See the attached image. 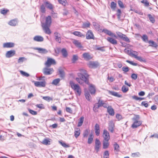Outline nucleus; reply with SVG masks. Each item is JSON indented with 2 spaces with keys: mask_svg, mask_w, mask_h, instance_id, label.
I'll return each instance as SVG.
<instances>
[{
  "mask_svg": "<svg viewBox=\"0 0 158 158\" xmlns=\"http://www.w3.org/2000/svg\"><path fill=\"white\" fill-rule=\"evenodd\" d=\"M69 84L75 94L80 96L81 93V89L80 86L78 84L75 83L72 81H69Z\"/></svg>",
  "mask_w": 158,
  "mask_h": 158,
  "instance_id": "1",
  "label": "nucleus"
},
{
  "mask_svg": "<svg viewBox=\"0 0 158 158\" xmlns=\"http://www.w3.org/2000/svg\"><path fill=\"white\" fill-rule=\"evenodd\" d=\"M89 75H82L80 76H78V77L75 78L77 81L80 85H82L84 83L87 84L89 85Z\"/></svg>",
  "mask_w": 158,
  "mask_h": 158,
  "instance_id": "2",
  "label": "nucleus"
},
{
  "mask_svg": "<svg viewBox=\"0 0 158 158\" xmlns=\"http://www.w3.org/2000/svg\"><path fill=\"white\" fill-rule=\"evenodd\" d=\"M139 115H136L135 117L133 118L134 122L131 126L132 128H136L140 126L142 124V122L139 120Z\"/></svg>",
  "mask_w": 158,
  "mask_h": 158,
  "instance_id": "3",
  "label": "nucleus"
},
{
  "mask_svg": "<svg viewBox=\"0 0 158 158\" xmlns=\"http://www.w3.org/2000/svg\"><path fill=\"white\" fill-rule=\"evenodd\" d=\"M127 53L130 54L132 56L134 57L137 60L141 62H145V59L141 56H138V53L137 52L131 50H127Z\"/></svg>",
  "mask_w": 158,
  "mask_h": 158,
  "instance_id": "4",
  "label": "nucleus"
},
{
  "mask_svg": "<svg viewBox=\"0 0 158 158\" xmlns=\"http://www.w3.org/2000/svg\"><path fill=\"white\" fill-rule=\"evenodd\" d=\"M35 85L38 87H45L46 86V82L45 80L41 81H33Z\"/></svg>",
  "mask_w": 158,
  "mask_h": 158,
  "instance_id": "5",
  "label": "nucleus"
},
{
  "mask_svg": "<svg viewBox=\"0 0 158 158\" xmlns=\"http://www.w3.org/2000/svg\"><path fill=\"white\" fill-rule=\"evenodd\" d=\"M56 64L55 60L51 58H48L47 61L45 63V65L47 67H49L52 65H55Z\"/></svg>",
  "mask_w": 158,
  "mask_h": 158,
  "instance_id": "6",
  "label": "nucleus"
},
{
  "mask_svg": "<svg viewBox=\"0 0 158 158\" xmlns=\"http://www.w3.org/2000/svg\"><path fill=\"white\" fill-rule=\"evenodd\" d=\"M73 43L76 47L82 50H85L83 49L84 47L82 45L81 43L79 41L75 39H73Z\"/></svg>",
  "mask_w": 158,
  "mask_h": 158,
  "instance_id": "7",
  "label": "nucleus"
},
{
  "mask_svg": "<svg viewBox=\"0 0 158 158\" xmlns=\"http://www.w3.org/2000/svg\"><path fill=\"white\" fill-rule=\"evenodd\" d=\"M85 36L86 39L87 40H94L95 38V37L93 32L90 30H88L87 31Z\"/></svg>",
  "mask_w": 158,
  "mask_h": 158,
  "instance_id": "8",
  "label": "nucleus"
},
{
  "mask_svg": "<svg viewBox=\"0 0 158 158\" xmlns=\"http://www.w3.org/2000/svg\"><path fill=\"white\" fill-rule=\"evenodd\" d=\"M88 67L91 69H95L98 67L99 65L98 62L95 61H90L88 64Z\"/></svg>",
  "mask_w": 158,
  "mask_h": 158,
  "instance_id": "9",
  "label": "nucleus"
},
{
  "mask_svg": "<svg viewBox=\"0 0 158 158\" xmlns=\"http://www.w3.org/2000/svg\"><path fill=\"white\" fill-rule=\"evenodd\" d=\"M102 137L103 140H109L110 139V136L109 132L106 129H104L102 134Z\"/></svg>",
  "mask_w": 158,
  "mask_h": 158,
  "instance_id": "10",
  "label": "nucleus"
},
{
  "mask_svg": "<svg viewBox=\"0 0 158 158\" xmlns=\"http://www.w3.org/2000/svg\"><path fill=\"white\" fill-rule=\"evenodd\" d=\"M115 127L114 123L112 120L110 121L108 124V130L111 133H113L114 131Z\"/></svg>",
  "mask_w": 158,
  "mask_h": 158,
  "instance_id": "11",
  "label": "nucleus"
},
{
  "mask_svg": "<svg viewBox=\"0 0 158 158\" xmlns=\"http://www.w3.org/2000/svg\"><path fill=\"white\" fill-rule=\"evenodd\" d=\"M50 26L46 25H42L43 29L45 32L48 35H50L51 33V31L49 28Z\"/></svg>",
  "mask_w": 158,
  "mask_h": 158,
  "instance_id": "12",
  "label": "nucleus"
},
{
  "mask_svg": "<svg viewBox=\"0 0 158 158\" xmlns=\"http://www.w3.org/2000/svg\"><path fill=\"white\" fill-rule=\"evenodd\" d=\"M54 72V70L52 68H44V69L43 73L46 75H50Z\"/></svg>",
  "mask_w": 158,
  "mask_h": 158,
  "instance_id": "13",
  "label": "nucleus"
},
{
  "mask_svg": "<svg viewBox=\"0 0 158 158\" xmlns=\"http://www.w3.org/2000/svg\"><path fill=\"white\" fill-rule=\"evenodd\" d=\"M101 143L100 140L98 139H96L95 140V149L97 152H98L99 150Z\"/></svg>",
  "mask_w": 158,
  "mask_h": 158,
  "instance_id": "14",
  "label": "nucleus"
},
{
  "mask_svg": "<svg viewBox=\"0 0 158 158\" xmlns=\"http://www.w3.org/2000/svg\"><path fill=\"white\" fill-rule=\"evenodd\" d=\"M118 36L120 38L127 42H130V40L126 36L120 32H118L117 33Z\"/></svg>",
  "mask_w": 158,
  "mask_h": 158,
  "instance_id": "15",
  "label": "nucleus"
},
{
  "mask_svg": "<svg viewBox=\"0 0 158 158\" xmlns=\"http://www.w3.org/2000/svg\"><path fill=\"white\" fill-rule=\"evenodd\" d=\"M98 104L99 105V106L100 107L103 106L104 108H107L108 106V103L107 102H104L101 99L98 100Z\"/></svg>",
  "mask_w": 158,
  "mask_h": 158,
  "instance_id": "16",
  "label": "nucleus"
},
{
  "mask_svg": "<svg viewBox=\"0 0 158 158\" xmlns=\"http://www.w3.org/2000/svg\"><path fill=\"white\" fill-rule=\"evenodd\" d=\"M15 50H11L6 52V56L7 58H10L15 55Z\"/></svg>",
  "mask_w": 158,
  "mask_h": 158,
  "instance_id": "17",
  "label": "nucleus"
},
{
  "mask_svg": "<svg viewBox=\"0 0 158 158\" xmlns=\"http://www.w3.org/2000/svg\"><path fill=\"white\" fill-rule=\"evenodd\" d=\"M15 44L13 42H6L4 43L3 44L4 48H11L15 46Z\"/></svg>",
  "mask_w": 158,
  "mask_h": 158,
  "instance_id": "18",
  "label": "nucleus"
},
{
  "mask_svg": "<svg viewBox=\"0 0 158 158\" xmlns=\"http://www.w3.org/2000/svg\"><path fill=\"white\" fill-rule=\"evenodd\" d=\"M46 21L45 23H42V25L50 26L52 23L51 18L50 16H48L46 18Z\"/></svg>",
  "mask_w": 158,
  "mask_h": 158,
  "instance_id": "19",
  "label": "nucleus"
},
{
  "mask_svg": "<svg viewBox=\"0 0 158 158\" xmlns=\"http://www.w3.org/2000/svg\"><path fill=\"white\" fill-rule=\"evenodd\" d=\"M94 129L96 135L98 136L100 134V126L98 123L95 124Z\"/></svg>",
  "mask_w": 158,
  "mask_h": 158,
  "instance_id": "20",
  "label": "nucleus"
},
{
  "mask_svg": "<svg viewBox=\"0 0 158 158\" xmlns=\"http://www.w3.org/2000/svg\"><path fill=\"white\" fill-rule=\"evenodd\" d=\"M102 32H104L105 33L110 35V36L114 37L115 38H117L116 35L113 33H112L110 31L107 29H104L102 30Z\"/></svg>",
  "mask_w": 158,
  "mask_h": 158,
  "instance_id": "21",
  "label": "nucleus"
},
{
  "mask_svg": "<svg viewBox=\"0 0 158 158\" xmlns=\"http://www.w3.org/2000/svg\"><path fill=\"white\" fill-rule=\"evenodd\" d=\"M33 40L36 42H41L44 41V38L42 36L37 35L34 37Z\"/></svg>",
  "mask_w": 158,
  "mask_h": 158,
  "instance_id": "22",
  "label": "nucleus"
},
{
  "mask_svg": "<svg viewBox=\"0 0 158 158\" xmlns=\"http://www.w3.org/2000/svg\"><path fill=\"white\" fill-rule=\"evenodd\" d=\"M89 90L91 94H94L96 93L95 86L92 84H89Z\"/></svg>",
  "mask_w": 158,
  "mask_h": 158,
  "instance_id": "23",
  "label": "nucleus"
},
{
  "mask_svg": "<svg viewBox=\"0 0 158 158\" xmlns=\"http://www.w3.org/2000/svg\"><path fill=\"white\" fill-rule=\"evenodd\" d=\"M54 34L56 40L58 43H60L61 42L60 34L57 32H55Z\"/></svg>",
  "mask_w": 158,
  "mask_h": 158,
  "instance_id": "24",
  "label": "nucleus"
},
{
  "mask_svg": "<svg viewBox=\"0 0 158 158\" xmlns=\"http://www.w3.org/2000/svg\"><path fill=\"white\" fill-rule=\"evenodd\" d=\"M107 108V111L109 115L111 116H114V110L111 106H108Z\"/></svg>",
  "mask_w": 158,
  "mask_h": 158,
  "instance_id": "25",
  "label": "nucleus"
},
{
  "mask_svg": "<svg viewBox=\"0 0 158 158\" xmlns=\"http://www.w3.org/2000/svg\"><path fill=\"white\" fill-rule=\"evenodd\" d=\"M80 73H77V75L78 76H80L82 75H89L87 73V71L83 69H80L79 70Z\"/></svg>",
  "mask_w": 158,
  "mask_h": 158,
  "instance_id": "26",
  "label": "nucleus"
},
{
  "mask_svg": "<svg viewBox=\"0 0 158 158\" xmlns=\"http://www.w3.org/2000/svg\"><path fill=\"white\" fill-rule=\"evenodd\" d=\"M83 57L86 60H89L91 59L92 57L89 54L88 52H85L82 55Z\"/></svg>",
  "mask_w": 158,
  "mask_h": 158,
  "instance_id": "27",
  "label": "nucleus"
},
{
  "mask_svg": "<svg viewBox=\"0 0 158 158\" xmlns=\"http://www.w3.org/2000/svg\"><path fill=\"white\" fill-rule=\"evenodd\" d=\"M72 34L79 37L81 38H84L85 37L84 34L80 31H75L72 33Z\"/></svg>",
  "mask_w": 158,
  "mask_h": 158,
  "instance_id": "28",
  "label": "nucleus"
},
{
  "mask_svg": "<svg viewBox=\"0 0 158 158\" xmlns=\"http://www.w3.org/2000/svg\"><path fill=\"white\" fill-rule=\"evenodd\" d=\"M107 40L109 42L113 44L116 45L117 44V41L111 37H108L107 38Z\"/></svg>",
  "mask_w": 158,
  "mask_h": 158,
  "instance_id": "29",
  "label": "nucleus"
},
{
  "mask_svg": "<svg viewBox=\"0 0 158 158\" xmlns=\"http://www.w3.org/2000/svg\"><path fill=\"white\" fill-rule=\"evenodd\" d=\"M109 140H103V148L104 149L108 148L110 145Z\"/></svg>",
  "mask_w": 158,
  "mask_h": 158,
  "instance_id": "30",
  "label": "nucleus"
},
{
  "mask_svg": "<svg viewBox=\"0 0 158 158\" xmlns=\"http://www.w3.org/2000/svg\"><path fill=\"white\" fill-rule=\"evenodd\" d=\"M81 133V130L80 128H76L75 129L74 132V135L76 138H77L80 135Z\"/></svg>",
  "mask_w": 158,
  "mask_h": 158,
  "instance_id": "31",
  "label": "nucleus"
},
{
  "mask_svg": "<svg viewBox=\"0 0 158 158\" xmlns=\"http://www.w3.org/2000/svg\"><path fill=\"white\" fill-rule=\"evenodd\" d=\"M37 50L38 52L40 53L45 54L48 52V51L44 48H36L35 49Z\"/></svg>",
  "mask_w": 158,
  "mask_h": 158,
  "instance_id": "32",
  "label": "nucleus"
},
{
  "mask_svg": "<svg viewBox=\"0 0 158 158\" xmlns=\"http://www.w3.org/2000/svg\"><path fill=\"white\" fill-rule=\"evenodd\" d=\"M109 93L110 94H111L112 95L114 96L120 98L122 97V95L121 94H119L118 93L116 92H115L114 91H109Z\"/></svg>",
  "mask_w": 158,
  "mask_h": 158,
  "instance_id": "33",
  "label": "nucleus"
},
{
  "mask_svg": "<svg viewBox=\"0 0 158 158\" xmlns=\"http://www.w3.org/2000/svg\"><path fill=\"white\" fill-rule=\"evenodd\" d=\"M17 23V21L16 19H14L11 20L8 23L9 25L15 26L16 25Z\"/></svg>",
  "mask_w": 158,
  "mask_h": 158,
  "instance_id": "34",
  "label": "nucleus"
},
{
  "mask_svg": "<svg viewBox=\"0 0 158 158\" xmlns=\"http://www.w3.org/2000/svg\"><path fill=\"white\" fill-rule=\"evenodd\" d=\"M94 135L92 133H91L89 135L88 137L87 143L88 144H91L93 140Z\"/></svg>",
  "mask_w": 158,
  "mask_h": 158,
  "instance_id": "35",
  "label": "nucleus"
},
{
  "mask_svg": "<svg viewBox=\"0 0 158 158\" xmlns=\"http://www.w3.org/2000/svg\"><path fill=\"white\" fill-rule=\"evenodd\" d=\"M148 43L149 44V46H150L156 48L157 46V44L152 40H150L148 41Z\"/></svg>",
  "mask_w": 158,
  "mask_h": 158,
  "instance_id": "36",
  "label": "nucleus"
},
{
  "mask_svg": "<svg viewBox=\"0 0 158 158\" xmlns=\"http://www.w3.org/2000/svg\"><path fill=\"white\" fill-rule=\"evenodd\" d=\"M84 121V117L83 116L81 117L79 119L77 124V127H80L81 126L83 123Z\"/></svg>",
  "mask_w": 158,
  "mask_h": 158,
  "instance_id": "37",
  "label": "nucleus"
},
{
  "mask_svg": "<svg viewBox=\"0 0 158 158\" xmlns=\"http://www.w3.org/2000/svg\"><path fill=\"white\" fill-rule=\"evenodd\" d=\"M58 2L62 5L66 6L68 5V3L66 0H57Z\"/></svg>",
  "mask_w": 158,
  "mask_h": 158,
  "instance_id": "38",
  "label": "nucleus"
},
{
  "mask_svg": "<svg viewBox=\"0 0 158 158\" xmlns=\"http://www.w3.org/2000/svg\"><path fill=\"white\" fill-rule=\"evenodd\" d=\"M148 17L150 21L152 23H154L155 22V20L154 17L152 16V15L150 14L148 15Z\"/></svg>",
  "mask_w": 158,
  "mask_h": 158,
  "instance_id": "39",
  "label": "nucleus"
},
{
  "mask_svg": "<svg viewBox=\"0 0 158 158\" xmlns=\"http://www.w3.org/2000/svg\"><path fill=\"white\" fill-rule=\"evenodd\" d=\"M42 143L45 145L50 144V141L49 139H45L42 142Z\"/></svg>",
  "mask_w": 158,
  "mask_h": 158,
  "instance_id": "40",
  "label": "nucleus"
},
{
  "mask_svg": "<svg viewBox=\"0 0 158 158\" xmlns=\"http://www.w3.org/2000/svg\"><path fill=\"white\" fill-rule=\"evenodd\" d=\"M62 54L64 57H67L68 56V53L67 50L65 48H63L61 51Z\"/></svg>",
  "mask_w": 158,
  "mask_h": 158,
  "instance_id": "41",
  "label": "nucleus"
},
{
  "mask_svg": "<svg viewBox=\"0 0 158 158\" xmlns=\"http://www.w3.org/2000/svg\"><path fill=\"white\" fill-rule=\"evenodd\" d=\"M100 107L99 106V105L97 103H96L94 107H93V110L95 112H97L98 111L99 107Z\"/></svg>",
  "mask_w": 158,
  "mask_h": 158,
  "instance_id": "42",
  "label": "nucleus"
},
{
  "mask_svg": "<svg viewBox=\"0 0 158 158\" xmlns=\"http://www.w3.org/2000/svg\"><path fill=\"white\" fill-rule=\"evenodd\" d=\"M44 4L47 8H49L50 10L53 9L52 5L51 3L48 2H45Z\"/></svg>",
  "mask_w": 158,
  "mask_h": 158,
  "instance_id": "43",
  "label": "nucleus"
},
{
  "mask_svg": "<svg viewBox=\"0 0 158 158\" xmlns=\"http://www.w3.org/2000/svg\"><path fill=\"white\" fill-rule=\"evenodd\" d=\"M93 25L94 27V28L97 30L99 31L100 29V26L99 25L96 23V22H94L93 23Z\"/></svg>",
  "mask_w": 158,
  "mask_h": 158,
  "instance_id": "44",
  "label": "nucleus"
},
{
  "mask_svg": "<svg viewBox=\"0 0 158 158\" xmlns=\"http://www.w3.org/2000/svg\"><path fill=\"white\" fill-rule=\"evenodd\" d=\"M60 79L59 78H57L54 80L52 83V84L55 85H57L59 83Z\"/></svg>",
  "mask_w": 158,
  "mask_h": 158,
  "instance_id": "45",
  "label": "nucleus"
},
{
  "mask_svg": "<svg viewBox=\"0 0 158 158\" xmlns=\"http://www.w3.org/2000/svg\"><path fill=\"white\" fill-rule=\"evenodd\" d=\"M90 26V23L89 22H87L83 23L82 27L83 28H86L89 27Z\"/></svg>",
  "mask_w": 158,
  "mask_h": 158,
  "instance_id": "46",
  "label": "nucleus"
},
{
  "mask_svg": "<svg viewBox=\"0 0 158 158\" xmlns=\"http://www.w3.org/2000/svg\"><path fill=\"white\" fill-rule=\"evenodd\" d=\"M114 150H115L116 152H118L119 151V145L116 143H115L114 144Z\"/></svg>",
  "mask_w": 158,
  "mask_h": 158,
  "instance_id": "47",
  "label": "nucleus"
},
{
  "mask_svg": "<svg viewBox=\"0 0 158 158\" xmlns=\"http://www.w3.org/2000/svg\"><path fill=\"white\" fill-rule=\"evenodd\" d=\"M89 132V129H86L85 130L83 134V137H87Z\"/></svg>",
  "mask_w": 158,
  "mask_h": 158,
  "instance_id": "48",
  "label": "nucleus"
},
{
  "mask_svg": "<svg viewBox=\"0 0 158 158\" xmlns=\"http://www.w3.org/2000/svg\"><path fill=\"white\" fill-rule=\"evenodd\" d=\"M143 40L146 42H148V38L146 35H143L141 37Z\"/></svg>",
  "mask_w": 158,
  "mask_h": 158,
  "instance_id": "49",
  "label": "nucleus"
},
{
  "mask_svg": "<svg viewBox=\"0 0 158 158\" xmlns=\"http://www.w3.org/2000/svg\"><path fill=\"white\" fill-rule=\"evenodd\" d=\"M85 97L88 101H90L91 99V97L89 92H87L85 94Z\"/></svg>",
  "mask_w": 158,
  "mask_h": 158,
  "instance_id": "50",
  "label": "nucleus"
},
{
  "mask_svg": "<svg viewBox=\"0 0 158 158\" xmlns=\"http://www.w3.org/2000/svg\"><path fill=\"white\" fill-rule=\"evenodd\" d=\"M132 98L136 100H139L140 101L144 99V98H143L138 97L135 95L132 96Z\"/></svg>",
  "mask_w": 158,
  "mask_h": 158,
  "instance_id": "51",
  "label": "nucleus"
},
{
  "mask_svg": "<svg viewBox=\"0 0 158 158\" xmlns=\"http://www.w3.org/2000/svg\"><path fill=\"white\" fill-rule=\"evenodd\" d=\"M117 4L114 2H111L110 5V8L111 9L114 10L116 7Z\"/></svg>",
  "mask_w": 158,
  "mask_h": 158,
  "instance_id": "52",
  "label": "nucleus"
},
{
  "mask_svg": "<svg viewBox=\"0 0 158 158\" xmlns=\"http://www.w3.org/2000/svg\"><path fill=\"white\" fill-rule=\"evenodd\" d=\"M129 90L128 88L125 85L123 86L122 88V90L124 93L127 92Z\"/></svg>",
  "mask_w": 158,
  "mask_h": 158,
  "instance_id": "53",
  "label": "nucleus"
},
{
  "mask_svg": "<svg viewBox=\"0 0 158 158\" xmlns=\"http://www.w3.org/2000/svg\"><path fill=\"white\" fill-rule=\"evenodd\" d=\"M59 143L64 147L66 148L69 147V146L68 144H67L65 143L60 141H59Z\"/></svg>",
  "mask_w": 158,
  "mask_h": 158,
  "instance_id": "54",
  "label": "nucleus"
},
{
  "mask_svg": "<svg viewBox=\"0 0 158 158\" xmlns=\"http://www.w3.org/2000/svg\"><path fill=\"white\" fill-rule=\"evenodd\" d=\"M19 72L23 76L28 77L30 76L29 74L23 71L20 70L19 71Z\"/></svg>",
  "mask_w": 158,
  "mask_h": 158,
  "instance_id": "55",
  "label": "nucleus"
},
{
  "mask_svg": "<svg viewBox=\"0 0 158 158\" xmlns=\"http://www.w3.org/2000/svg\"><path fill=\"white\" fill-rule=\"evenodd\" d=\"M42 98L44 100L48 102H49L50 101L52 100V98L49 96H43V97Z\"/></svg>",
  "mask_w": 158,
  "mask_h": 158,
  "instance_id": "56",
  "label": "nucleus"
},
{
  "mask_svg": "<svg viewBox=\"0 0 158 158\" xmlns=\"http://www.w3.org/2000/svg\"><path fill=\"white\" fill-rule=\"evenodd\" d=\"M109 153L108 151H106L103 154V158H109Z\"/></svg>",
  "mask_w": 158,
  "mask_h": 158,
  "instance_id": "57",
  "label": "nucleus"
},
{
  "mask_svg": "<svg viewBox=\"0 0 158 158\" xmlns=\"http://www.w3.org/2000/svg\"><path fill=\"white\" fill-rule=\"evenodd\" d=\"M141 2L143 3L145 6H149V2L147 0H142L141 1Z\"/></svg>",
  "mask_w": 158,
  "mask_h": 158,
  "instance_id": "58",
  "label": "nucleus"
},
{
  "mask_svg": "<svg viewBox=\"0 0 158 158\" xmlns=\"http://www.w3.org/2000/svg\"><path fill=\"white\" fill-rule=\"evenodd\" d=\"M140 155V154L139 152H136L132 153L131 156L133 157H138Z\"/></svg>",
  "mask_w": 158,
  "mask_h": 158,
  "instance_id": "59",
  "label": "nucleus"
},
{
  "mask_svg": "<svg viewBox=\"0 0 158 158\" xmlns=\"http://www.w3.org/2000/svg\"><path fill=\"white\" fill-rule=\"evenodd\" d=\"M59 74L60 75L61 77H63L64 76V73L63 70L61 69H59Z\"/></svg>",
  "mask_w": 158,
  "mask_h": 158,
  "instance_id": "60",
  "label": "nucleus"
},
{
  "mask_svg": "<svg viewBox=\"0 0 158 158\" xmlns=\"http://www.w3.org/2000/svg\"><path fill=\"white\" fill-rule=\"evenodd\" d=\"M40 10L42 13H44L45 12V8L44 5L43 4L40 6Z\"/></svg>",
  "mask_w": 158,
  "mask_h": 158,
  "instance_id": "61",
  "label": "nucleus"
},
{
  "mask_svg": "<svg viewBox=\"0 0 158 158\" xmlns=\"http://www.w3.org/2000/svg\"><path fill=\"white\" fill-rule=\"evenodd\" d=\"M28 110L29 112L32 115H36L37 114V112L36 111H34L30 109H28Z\"/></svg>",
  "mask_w": 158,
  "mask_h": 158,
  "instance_id": "62",
  "label": "nucleus"
},
{
  "mask_svg": "<svg viewBox=\"0 0 158 158\" xmlns=\"http://www.w3.org/2000/svg\"><path fill=\"white\" fill-rule=\"evenodd\" d=\"M9 11V10L7 9H3L1 10V13L4 15H6V13Z\"/></svg>",
  "mask_w": 158,
  "mask_h": 158,
  "instance_id": "63",
  "label": "nucleus"
},
{
  "mask_svg": "<svg viewBox=\"0 0 158 158\" xmlns=\"http://www.w3.org/2000/svg\"><path fill=\"white\" fill-rule=\"evenodd\" d=\"M141 105L144 106L145 107H147L149 105L148 103H147V101H144L142 102Z\"/></svg>",
  "mask_w": 158,
  "mask_h": 158,
  "instance_id": "64",
  "label": "nucleus"
}]
</instances>
